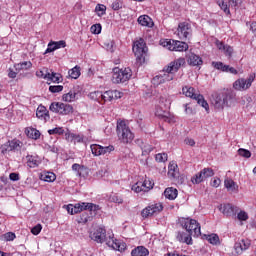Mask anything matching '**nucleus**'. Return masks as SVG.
Segmentation results:
<instances>
[{
  "label": "nucleus",
  "mask_w": 256,
  "mask_h": 256,
  "mask_svg": "<svg viewBox=\"0 0 256 256\" xmlns=\"http://www.w3.org/2000/svg\"><path fill=\"white\" fill-rule=\"evenodd\" d=\"M92 241L96 243H106L114 251H125V244H121L119 240L113 237V232L107 233V230L103 227L97 228L93 233L90 234Z\"/></svg>",
  "instance_id": "obj_1"
},
{
  "label": "nucleus",
  "mask_w": 256,
  "mask_h": 256,
  "mask_svg": "<svg viewBox=\"0 0 256 256\" xmlns=\"http://www.w3.org/2000/svg\"><path fill=\"white\" fill-rule=\"evenodd\" d=\"M185 63V58H178L170 62L166 67H164L163 74L157 75L153 78V85H161L166 81H173V75H175L181 67H185Z\"/></svg>",
  "instance_id": "obj_2"
},
{
  "label": "nucleus",
  "mask_w": 256,
  "mask_h": 256,
  "mask_svg": "<svg viewBox=\"0 0 256 256\" xmlns=\"http://www.w3.org/2000/svg\"><path fill=\"white\" fill-rule=\"evenodd\" d=\"M237 103V93L231 89H224L213 96L212 105L218 111H222L225 107H233Z\"/></svg>",
  "instance_id": "obj_3"
},
{
  "label": "nucleus",
  "mask_w": 256,
  "mask_h": 256,
  "mask_svg": "<svg viewBox=\"0 0 256 256\" xmlns=\"http://www.w3.org/2000/svg\"><path fill=\"white\" fill-rule=\"evenodd\" d=\"M116 133L118 140L120 143H123V145H131L135 139V134L131 131L129 124H127L125 120L117 122Z\"/></svg>",
  "instance_id": "obj_4"
},
{
  "label": "nucleus",
  "mask_w": 256,
  "mask_h": 256,
  "mask_svg": "<svg viewBox=\"0 0 256 256\" xmlns=\"http://www.w3.org/2000/svg\"><path fill=\"white\" fill-rule=\"evenodd\" d=\"M132 50L135 54L137 65L141 67V65L145 63V57H147V46L145 44V40L140 38L138 41L134 42Z\"/></svg>",
  "instance_id": "obj_5"
},
{
  "label": "nucleus",
  "mask_w": 256,
  "mask_h": 256,
  "mask_svg": "<svg viewBox=\"0 0 256 256\" xmlns=\"http://www.w3.org/2000/svg\"><path fill=\"white\" fill-rule=\"evenodd\" d=\"M182 227L192 237H201V225L197 220L185 218L182 220Z\"/></svg>",
  "instance_id": "obj_6"
},
{
  "label": "nucleus",
  "mask_w": 256,
  "mask_h": 256,
  "mask_svg": "<svg viewBox=\"0 0 256 256\" xmlns=\"http://www.w3.org/2000/svg\"><path fill=\"white\" fill-rule=\"evenodd\" d=\"M182 93L186 97H190V99H194L198 103V105H201L204 109H209V103L206 102L205 98L201 94L195 93V88L191 86H184L182 88Z\"/></svg>",
  "instance_id": "obj_7"
},
{
  "label": "nucleus",
  "mask_w": 256,
  "mask_h": 256,
  "mask_svg": "<svg viewBox=\"0 0 256 256\" xmlns=\"http://www.w3.org/2000/svg\"><path fill=\"white\" fill-rule=\"evenodd\" d=\"M133 77V71H131V68H114L113 69V75H112V81L113 83H127L129 79Z\"/></svg>",
  "instance_id": "obj_8"
},
{
  "label": "nucleus",
  "mask_w": 256,
  "mask_h": 256,
  "mask_svg": "<svg viewBox=\"0 0 256 256\" xmlns=\"http://www.w3.org/2000/svg\"><path fill=\"white\" fill-rule=\"evenodd\" d=\"M49 110L52 111V113H58L59 115H69V113H73V106L63 102H52Z\"/></svg>",
  "instance_id": "obj_9"
},
{
  "label": "nucleus",
  "mask_w": 256,
  "mask_h": 256,
  "mask_svg": "<svg viewBox=\"0 0 256 256\" xmlns=\"http://www.w3.org/2000/svg\"><path fill=\"white\" fill-rule=\"evenodd\" d=\"M253 81H255V74H250L247 79L239 78L233 83V88L236 91H247L249 87L253 84Z\"/></svg>",
  "instance_id": "obj_10"
},
{
  "label": "nucleus",
  "mask_w": 256,
  "mask_h": 256,
  "mask_svg": "<svg viewBox=\"0 0 256 256\" xmlns=\"http://www.w3.org/2000/svg\"><path fill=\"white\" fill-rule=\"evenodd\" d=\"M193 30L191 29V24L187 22H181L178 25L177 36L182 41H187V39H191V35Z\"/></svg>",
  "instance_id": "obj_11"
},
{
  "label": "nucleus",
  "mask_w": 256,
  "mask_h": 256,
  "mask_svg": "<svg viewBox=\"0 0 256 256\" xmlns=\"http://www.w3.org/2000/svg\"><path fill=\"white\" fill-rule=\"evenodd\" d=\"M163 211V204L155 203L147 206L141 212L143 219H147L149 217H153V215H159Z\"/></svg>",
  "instance_id": "obj_12"
},
{
  "label": "nucleus",
  "mask_w": 256,
  "mask_h": 256,
  "mask_svg": "<svg viewBox=\"0 0 256 256\" xmlns=\"http://www.w3.org/2000/svg\"><path fill=\"white\" fill-rule=\"evenodd\" d=\"M21 147H23V142L17 139H13L11 141L6 142L4 145L0 147V152L5 155V153H9L11 151H21Z\"/></svg>",
  "instance_id": "obj_13"
},
{
  "label": "nucleus",
  "mask_w": 256,
  "mask_h": 256,
  "mask_svg": "<svg viewBox=\"0 0 256 256\" xmlns=\"http://www.w3.org/2000/svg\"><path fill=\"white\" fill-rule=\"evenodd\" d=\"M213 175H215V172L211 168H204L193 176L191 181L192 183L199 185V183H203V181H206L209 177H213Z\"/></svg>",
  "instance_id": "obj_14"
},
{
  "label": "nucleus",
  "mask_w": 256,
  "mask_h": 256,
  "mask_svg": "<svg viewBox=\"0 0 256 256\" xmlns=\"http://www.w3.org/2000/svg\"><path fill=\"white\" fill-rule=\"evenodd\" d=\"M164 47H167L169 51H187L189 44L183 41L169 40L164 42Z\"/></svg>",
  "instance_id": "obj_15"
},
{
  "label": "nucleus",
  "mask_w": 256,
  "mask_h": 256,
  "mask_svg": "<svg viewBox=\"0 0 256 256\" xmlns=\"http://www.w3.org/2000/svg\"><path fill=\"white\" fill-rule=\"evenodd\" d=\"M218 209L226 217H237V213H239V207H237L231 203L221 204L218 207Z\"/></svg>",
  "instance_id": "obj_16"
},
{
  "label": "nucleus",
  "mask_w": 256,
  "mask_h": 256,
  "mask_svg": "<svg viewBox=\"0 0 256 256\" xmlns=\"http://www.w3.org/2000/svg\"><path fill=\"white\" fill-rule=\"evenodd\" d=\"M74 215L81 213V211H99V205L93 203L82 202L73 206Z\"/></svg>",
  "instance_id": "obj_17"
},
{
  "label": "nucleus",
  "mask_w": 256,
  "mask_h": 256,
  "mask_svg": "<svg viewBox=\"0 0 256 256\" xmlns=\"http://www.w3.org/2000/svg\"><path fill=\"white\" fill-rule=\"evenodd\" d=\"M97 97H101L103 101H113L115 99H121V92L117 90H108L104 93L96 92Z\"/></svg>",
  "instance_id": "obj_18"
},
{
  "label": "nucleus",
  "mask_w": 256,
  "mask_h": 256,
  "mask_svg": "<svg viewBox=\"0 0 256 256\" xmlns=\"http://www.w3.org/2000/svg\"><path fill=\"white\" fill-rule=\"evenodd\" d=\"M249 247H251V240L249 239H241L234 244V250L237 255H242L243 251H247Z\"/></svg>",
  "instance_id": "obj_19"
},
{
  "label": "nucleus",
  "mask_w": 256,
  "mask_h": 256,
  "mask_svg": "<svg viewBox=\"0 0 256 256\" xmlns=\"http://www.w3.org/2000/svg\"><path fill=\"white\" fill-rule=\"evenodd\" d=\"M212 67L214 69H218V71H223V73H231L232 75H237V73H239L237 69L229 65H225L223 62H212Z\"/></svg>",
  "instance_id": "obj_20"
},
{
  "label": "nucleus",
  "mask_w": 256,
  "mask_h": 256,
  "mask_svg": "<svg viewBox=\"0 0 256 256\" xmlns=\"http://www.w3.org/2000/svg\"><path fill=\"white\" fill-rule=\"evenodd\" d=\"M187 63L190 67H201L203 65V58L195 53H190L187 55Z\"/></svg>",
  "instance_id": "obj_21"
},
{
  "label": "nucleus",
  "mask_w": 256,
  "mask_h": 256,
  "mask_svg": "<svg viewBox=\"0 0 256 256\" xmlns=\"http://www.w3.org/2000/svg\"><path fill=\"white\" fill-rule=\"evenodd\" d=\"M36 117L40 119V121H44L45 123H47V121L51 119V116L49 115V111L43 105L38 106L36 110Z\"/></svg>",
  "instance_id": "obj_22"
},
{
  "label": "nucleus",
  "mask_w": 256,
  "mask_h": 256,
  "mask_svg": "<svg viewBox=\"0 0 256 256\" xmlns=\"http://www.w3.org/2000/svg\"><path fill=\"white\" fill-rule=\"evenodd\" d=\"M176 239L179 241V243H186V245H193V238L190 236L189 232H177Z\"/></svg>",
  "instance_id": "obj_23"
},
{
  "label": "nucleus",
  "mask_w": 256,
  "mask_h": 256,
  "mask_svg": "<svg viewBox=\"0 0 256 256\" xmlns=\"http://www.w3.org/2000/svg\"><path fill=\"white\" fill-rule=\"evenodd\" d=\"M66 141H70V143H85V137L81 134L75 133H66L65 134Z\"/></svg>",
  "instance_id": "obj_24"
},
{
  "label": "nucleus",
  "mask_w": 256,
  "mask_h": 256,
  "mask_svg": "<svg viewBox=\"0 0 256 256\" xmlns=\"http://www.w3.org/2000/svg\"><path fill=\"white\" fill-rule=\"evenodd\" d=\"M216 47H218L220 51H224V55H226V57H229V59L233 57V47L225 45L223 42L220 41L216 42Z\"/></svg>",
  "instance_id": "obj_25"
},
{
  "label": "nucleus",
  "mask_w": 256,
  "mask_h": 256,
  "mask_svg": "<svg viewBox=\"0 0 256 256\" xmlns=\"http://www.w3.org/2000/svg\"><path fill=\"white\" fill-rule=\"evenodd\" d=\"M168 177L171 179H177V177H179V167L174 162L170 163L168 166Z\"/></svg>",
  "instance_id": "obj_26"
},
{
  "label": "nucleus",
  "mask_w": 256,
  "mask_h": 256,
  "mask_svg": "<svg viewBox=\"0 0 256 256\" xmlns=\"http://www.w3.org/2000/svg\"><path fill=\"white\" fill-rule=\"evenodd\" d=\"M177 195H179V191L173 187L166 188L164 191V196L170 201H174V199H177Z\"/></svg>",
  "instance_id": "obj_27"
},
{
  "label": "nucleus",
  "mask_w": 256,
  "mask_h": 256,
  "mask_svg": "<svg viewBox=\"0 0 256 256\" xmlns=\"http://www.w3.org/2000/svg\"><path fill=\"white\" fill-rule=\"evenodd\" d=\"M131 255L132 256H148L149 249H147L145 246H138L131 251Z\"/></svg>",
  "instance_id": "obj_28"
},
{
  "label": "nucleus",
  "mask_w": 256,
  "mask_h": 256,
  "mask_svg": "<svg viewBox=\"0 0 256 256\" xmlns=\"http://www.w3.org/2000/svg\"><path fill=\"white\" fill-rule=\"evenodd\" d=\"M26 159H27V165L28 167H30V169H35V167H39V165H41V161H39L37 156L28 155Z\"/></svg>",
  "instance_id": "obj_29"
},
{
  "label": "nucleus",
  "mask_w": 256,
  "mask_h": 256,
  "mask_svg": "<svg viewBox=\"0 0 256 256\" xmlns=\"http://www.w3.org/2000/svg\"><path fill=\"white\" fill-rule=\"evenodd\" d=\"M139 25H142V27H152L153 26V20L151 17L147 15L139 16L138 18Z\"/></svg>",
  "instance_id": "obj_30"
},
{
  "label": "nucleus",
  "mask_w": 256,
  "mask_h": 256,
  "mask_svg": "<svg viewBox=\"0 0 256 256\" xmlns=\"http://www.w3.org/2000/svg\"><path fill=\"white\" fill-rule=\"evenodd\" d=\"M46 77L48 81H52V83H61L62 77L61 74L55 72H49L46 70Z\"/></svg>",
  "instance_id": "obj_31"
},
{
  "label": "nucleus",
  "mask_w": 256,
  "mask_h": 256,
  "mask_svg": "<svg viewBox=\"0 0 256 256\" xmlns=\"http://www.w3.org/2000/svg\"><path fill=\"white\" fill-rule=\"evenodd\" d=\"M224 187L229 191H239V185H237V183L231 178L225 179Z\"/></svg>",
  "instance_id": "obj_32"
},
{
  "label": "nucleus",
  "mask_w": 256,
  "mask_h": 256,
  "mask_svg": "<svg viewBox=\"0 0 256 256\" xmlns=\"http://www.w3.org/2000/svg\"><path fill=\"white\" fill-rule=\"evenodd\" d=\"M25 133L27 135V137H29L30 139H39V137H41V132H39V130L35 129V128H26L25 129Z\"/></svg>",
  "instance_id": "obj_33"
},
{
  "label": "nucleus",
  "mask_w": 256,
  "mask_h": 256,
  "mask_svg": "<svg viewBox=\"0 0 256 256\" xmlns=\"http://www.w3.org/2000/svg\"><path fill=\"white\" fill-rule=\"evenodd\" d=\"M93 217L87 211H84L80 214V217L76 219L77 223L85 225V223H89Z\"/></svg>",
  "instance_id": "obj_34"
},
{
  "label": "nucleus",
  "mask_w": 256,
  "mask_h": 256,
  "mask_svg": "<svg viewBox=\"0 0 256 256\" xmlns=\"http://www.w3.org/2000/svg\"><path fill=\"white\" fill-rule=\"evenodd\" d=\"M147 183H149V181L147 180L144 182H137L132 186V191H134L135 193H141V191L145 192V187H147Z\"/></svg>",
  "instance_id": "obj_35"
},
{
  "label": "nucleus",
  "mask_w": 256,
  "mask_h": 256,
  "mask_svg": "<svg viewBox=\"0 0 256 256\" xmlns=\"http://www.w3.org/2000/svg\"><path fill=\"white\" fill-rule=\"evenodd\" d=\"M63 101H66L67 103H71L77 99V92L70 90L68 93L64 94L62 96Z\"/></svg>",
  "instance_id": "obj_36"
},
{
  "label": "nucleus",
  "mask_w": 256,
  "mask_h": 256,
  "mask_svg": "<svg viewBox=\"0 0 256 256\" xmlns=\"http://www.w3.org/2000/svg\"><path fill=\"white\" fill-rule=\"evenodd\" d=\"M57 179V176L53 172H46L41 175V180L46 181V183H53Z\"/></svg>",
  "instance_id": "obj_37"
},
{
  "label": "nucleus",
  "mask_w": 256,
  "mask_h": 256,
  "mask_svg": "<svg viewBox=\"0 0 256 256\" xmlns=\"http://www.w3.org/2000/svg\"><path fill=\"white\" fill-rule=\"evenodd\" d=\"M68 75L71 79H79V77H81V68L79 66H75L69 70Z\"/></svg>",
  "instance_id": "obj_38"
},
{
  "label": "nucleus",
  "mask_w": 256,
  "mask_h": 256,
  "mask_svg": "<svg viewBox=\"0 0 256 256\" xmlns=\"http://www.w3.org/2000/svg\"><path fill=\"white\" fill-rule=\"evenodd\" d=\"M90 148L92 151V155H94L95 157H100V155H102L103 146L99 144H92Z\"/></svg>",
  "instance_id": "obj_39"
},
{
  "label": "nucleus",
  "mask_w": 256,
  "mask_h": 256,
  "mask_svg": "<svg viewBox=\"0 0 256 256\" xmlns=\"http://www.w3.org/2000/svg\"><path fill=\"white\" fill-rule=\"evenodd\" d=\"M208 243L211 245H219V236L217 234H210L206 237Z\"/></svg>",
  "instance_id": "obj_40"
},
{
  "label": "nucleus",
  "mask_w": 256,
  "mask_h": 256,
  "mask_svg": "<svg viewBox=\"0 0 256 256\" xmlns=\"http://www.w3.org/2000/svg\"><path fill=\"white\" fill-rule=\"evenodd\" d=\"M123 7H125V3H123L122 0H115L111 5L113 11H119V9H123Z\"/></svg>",
  "instance_id": "obj_41"
},
{
  "label": "nucleus",
  "mask_w": 256,
  "mask_h": 256,
  "mask_svg": "<svg viewBox=\"0 0 256 256\" xmlns=\"http://www.w3.org/2000/svg\"><path fill=\"white\" fill-rule=\"evenodd\" d=\"M48 133L49 135H63V133H65V129H63V127H56L48 130Z\"/></svg>",
  "instance_id": "obj_42"
},
{
  "label": "nucleus",
  "mask_w": 256,
  "mask_h": 256,
  "mask_svg": "<svg viewBox=\"0 0 256 256\" xmlns=\"http://www.w3.org/2000/svg\"><path fill=\"white\" fill-rule=\"evenodd\" d=\"M17 236L15 235V233H13V232H7V233H5V234H3L2 235V239L4 240V241H15V238H16Z\"/></svg>",
  "instance_id": "obj_43"
},
{
  "label": "nucleus",
  "mask_w": 256,
  "mask_h": 256,
  "mask_svg": "<svg viewBox=\"0 0 256 256\" xmlns=\"http://www.w3.org/2000/svg\"><path fill=\"white\" fill-rule=\"evenodd\" d=\"M17 67L18 69H24L25 71H27V69H31V67H33V63H31V61H25V62L19 63Z\"/></svg>",
  "instance_id": "obj_44"
},
{
  "label": "nucleus",
  "mask_w": 256,
  "mask_h": 256,
  "mask_svg": "<svg viewBox=\"0 0 256 256\" xmlns=\"http://www.w3.org/2000/svg\"><path fill=\"white\" fill-rule=\"evenodd\" d=\"M95 11L101 17V15H105V11H107V7L103 4H97Z\"/></svg>",
  "instance_id": "obj_45"
},
{
  "label": "nucleus",
  "mask_w": 256,
  "mask_h": 256,
  "mask_svg": "<svg viewBox=\"0 0 256 256\" xmlns=\"http://www.w3.org/2000/svg\"><path fill=\"white\" fill-rule=\"evenodd\" d=\"M155 160L158 163H165V161H167V153H158V154H156Z\"/></svg>",
  "instance_id": "obj_46"
},
{
  "label": "nucleus",
  "mask_w": 256,
  "mask_h": 256,
  "mask_svg": "<svg viewBox=\"0 0 256 256\" xmlns=\"http://www.w3.org/2000/svg\"><path fill=\"white\" fill-rule=\"evenodd\" d=\"M219 7L222 9V11H224V13H226V15H229V13H231V11L229 10V5H227V2L225 1H220L218 2Z\"/></svg>",
  "instance_id": "obj_47"
},
{
  "label": "nucleus",
  "mask_w": 256,
  "mask_h": 256,
  "mask_svg": "<svg viewBox=\"0 0 256 256\" xmlns=\"http://www.w3.org/2000/svg\"><path fill=\"white\" fill-rule=\"evenodd\" d=\"M238 155H240V157H245V159H249V157H251V151L240 148L238 150Z\"/></svg>",
  "instance_id": "obj_48"
},
{
  "label": "nucleus",
  "mask_w": 256,
  "mask_h": 256,
  "mask_svg": "<svg viewBox=\"0 0 256 256\" xmlns=\"http://www.w3.org/2000/svg\"><path fill=\"white\" fill-rule=\"evenodd\" d=\"M101 29V24H94L91 26L90 31L94 35H99V33H101Z\"/></svg>",
  "instance_id": "obj_49"
},
{
  "label": "nucleus",
  "mask_w": 256,
  "mask_h": 256,
  "mask_svg": "<svg viewBox=\"0 0 256 256\" xmlns=\"http://www.w3.org/2000/svg\"><path fill=\"white\" fill-rule=\"evenodd\" d=\"M247 219H249V215L247 214V212L245 211H240L237 214V220L238 221H247Z\"/></svg>",
  "instance_id": "obj_50"
},
{
  "label": "nucleus",
  "mask_w": 256,
  "mask_h": 256,
  "mask_svg": "<svg viewBox=\"0 0 256 256\" xmlns=\"http://www.w3.org/2000/svg\"><path fill=\"white\" fill-rule=\"evenodd\" d=\"M112 151H115V146L109 145V146H102V155H107L109 153H112Z\"/></svg>",
  "instance_id": "obj_51"
},
{
  "label": "nucleus",
  "mask_w": 256,
  "mask_h": 256,
  "mask_svg": "<svg viewBox=\"0 0 256 256\" xmlns=\"http://www.w3.org/2000/svg\"><path fill=\"white\" fill-rule=\"evenodd\" d=\"M141 150H142V154L149 155V153H151V151H153V147L149 144H144V146H142Z\"/></svg>",
  "instance_id": "obj_52"
},
{
  "label": "nucleus",
  "mask_w": 256,
  "mask_h": 256,
  "mask_svg": "<svg viewBox=\"0 0 256 256\" xmlns=\"http://www.w3.org/2000/svg\"><path fill=\"white\" fill-rule=\"evenodd\" d=\"M49 91L51 93H61V91H63V86L62 85L50 86Z\"/></svg>",
  "instance_id": "obj_53"
},
{
  "label": "nucleus",
  "mask_w": 256,
  "mask_h": 256,
  "mask_svg": "<svg viewBox=\"0 0 256 256\" xmlns=\"http://www.w3.org/2000/svg\"><path fill=\"white\" fill-rule=\"evenodd\" d=\"M41 229H43V226H41V224H37L31 229L32 235H39L41 233Z\"/></svg>",
  "instance_id": "obj_54"
},
{
  "label": "nucleus",
  "mask_w": 256,
  "mask_h": 256,
  "mask_svg": "<svg viewBox=\"0 0 256 256\" xmlns=\"http://www.w3.org/2000/svg\"><path fill=\"white\" fill-rule=\"evenodd\" d=\"M52 43L54 44V46L56 47V49H64V47H67V44L65 41L63 40H60L58 42H53Z\"/></svg>",
  "instance_id": "obj_55"
},
{
  "label": "nucleus",
  "mask_w": 256,
  "mask_h": 256,
  "mask_svg": "<svg viewBox=\"0 0 256 256\" xmlns=\"http://www.w3.org/2000/svg\"><path fill=\"white\" fill-rule=\"evenodd\" d=\"M53 51H57V48L55 47V44L52 41L48 44V47L45 51V55H47V53H53Z\"/></svg>",
  "instance_id": "obj_56"
},
{
  "label": "nucleus",
  "mask_w": 256,
  "mask_h": 256,
  "mask_svg": "<svg viewBox=\"0 0 256 256\" xmlns=\"http://www.w3.org/2000/svg\"><path fill=\"white\" fill-rule=\"evenodd\" d=\"M111 199L113 203H118V205L123 203V198L117 194H114Z\"/></svg>",
  "instance_id": "obj_57"
},
{
  "label": "nucleus",
  "mask_w": 256,
  "mask_h": 256,
  "mask_svg": "<svg viewBox=\"0 0 256 256\" xmlns=\"http://www.w3.org/2000/svg\"><path fill=\"white\" fill-rule=\"evenodd\" d=\"M219 185H221V179L219 178H214L211 182V187H219Z\"/></svg>",
  "instance_id": "obj_58"
},
{
  "label": "nucleus",
  "mask_w": 256,
  "mask_h": 256,
  "mask_svg": "<svg viewBox=\"0 0 256 256\" xmlns=\"http://www.w3.org/2000/svg\"><path fill=\"white\" fill-rule=\"evenodd\" d=\"M36 76L40 79H47V73L43 72V70L36 71Z\"/></svg>",
  "instance_id": "obj_59"
},
{
  "label": "nucleus",
  "mask_w": 256,
  "mask_h": 256,
  "mask_svg": "<svg viewBox=\"0 0 256 256\" xmlns=\"http://www.w3.org/2000/svg\"><path fill=\"white\" fill-rule=\"evenodd\" d=\"M9 179H10V181H19V174L15 173V172L10 173Z\"/></svg>",
  "instance_id": "obj_60"
},
{
  "label": "nucleus",
  "mask_w": 256,
  "mask_h": 256,
  "mask_svg": "<svg viewBox=\"0 0 256 256\" xmlns=\"http://www.w3.org/2000/svg\"><path fill=\"white\" fill-rule=\"evenodd\" d=\"M228 3L232 9H237V5H239L238 0H229Z\"/></svg>",
  "instance_id": "obj_61"
},
{
  "label": "nucleus",
  "mask_w": 256,
  "mask_h": 256,
  "mask_svg": "<svg viewBox=\"0 0 256 256\" xmlns=\"http://www.w3.org/2000/svg\"><path fill=\"white\" fill-rule=\"evenodd\" d=\"M157 117H167V112L165 110H156Z\"/></svg>",
  "instance_id": "obj_62"
},
{
  "label": "nucleus",
  "mask_w": 256,
  "mask_h": 256,
  "mask_svg": "<svg viewBox=\"0 0 256 256\" xmlns=\"http://www.w3.org/2000/svg\"><path fill=\"white\" fill-rule=\"evenodd\" d=\"M144 181H148L146 186L144 187L145 191H149L150 189H153V183L150 180H144Z\"/></svg>",
  "instance_id": "obj_63"
},
{
  "label": "nucleus",
  "mask_w": 256,
  "mask_h": 256,
  "mask_svg": "<svg viewBox=\"0 0 256 256\" xmlns=\"http://www.w3.org/2000/svg\"><path fill=\"white\" fill-rule=\"evenodd\" d=\"M186 145H190V147H193L195 145V140L191 138H186L185 140Z\"/></svg>",
  "instance_id": "obj_64"
}]
</instances>
